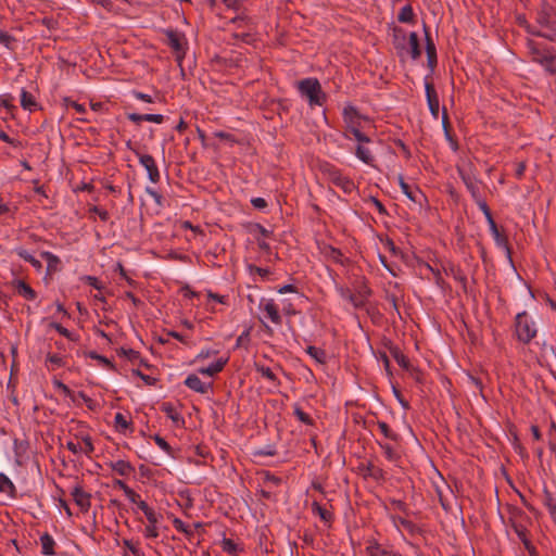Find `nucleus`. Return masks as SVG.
<instances>
[{
	"mask_svg": "<svg viewBox=\"0 0 556 556\" xmlns=\"http://www.w3.org/2000/svg\"><path fill=\"white\" fill-rule=\"evenodd\" d=\"M299 91L306 97L311 106H321L327 101V94L323 91L317 78H305L299 83Z\"/></svg>",
	"mask_w": 556,
	"mask_h": 556,
	"instance_id": "obj_1",
	"label": "nucleus"
},
{
	"mask_svg": "<svg viewBox=\"0 0 556 556\" xmlns=\"http://www.w3.org/2000/svg\"><path fill=\"white\" fill-rule=\"evenodd\" d=\"M515 331L518 341L528 344L536 337V328L533 321L528 320L526 311L520 312L515 317Z\"/></svg>",
	"mask_w": 556,
	"mask_h": 556,
	"instance_id": "obj_2",
	"label": "nucleus"
},
{
	"mask_svg": "<svg viewBox=\"0 0 556 556\" xmlns=\"http://www.w3.org/2000/svg\"><path fill=\"white\" fill-rule=\"evenodd\" d=\"M163 34H165L167 37V45L174 51L177 61L180 62L187 53V41L185 34L172 28L163 29Z\"/></svg>",
	"mask_w": 556,
	"mask_h": 556,
	"instance_id": "obj_3",
	"label": "nucleus"
},
{
	"mask_svg": "<svg viewBox=\"0 0 556 556\" xmlns=\"http://www.w3.org/2000/svg\"><path fill=\"white\" fill-rule=\"evenodd\" d=\"M422 29L426 40L427 65L430 70V75H432L438 64L437 48L434 41L431 38L429 26L426 22L422 23Z\"/></svg>",
	"mask_w": 556,
	"mask_h": 556,
	"instance_id": "obj_4",
	"label": "nucleus"
},
{
	"mask_svg": "<svg viewBox=\"0 0 556 556\" xmlns=\"http://www.w3.org/2000/svg\"><path fill=\"white\" fill-rule=\"evenodd\" d=\"M536 23L543 27L554 26L556 23V11L547 0H543L540 4L536 14Z\"/></svg>",
	"mask_w": 556,
	"mask_h": 556,
	"instance_id": "obj_5",
	"label": "nucleus"
},
{
	"mask_svg": "<svg viewBox=\"0 0 556 556\" xmlns=\"http://www.w3.org/2000/svg\"><path fill=\"white\" fill-rule=\"evenodd\" d=\"M328 175L330 181L334 186L341 188L345 193H351L356 188L352 179H350L346 176H343L339 169H336L332 166L328 169Z\"/></svg>",
	"mask_w": 556,
	"mask_h": 556,
	"instance_id": "obj_6",
	"label": "nucleus"
},
{
	"mask_svg": "<svg viewBox=\"0 0 556 556\" xmlns=\"http://www.w3.org/2000/svg\"><path fill=\"white\" fill-rule=\"evenodd\" d=\"M138 159L140 164L146 168L150 181L157 184L161 179V175L154 157L150 154H140Z\"/></svg>",
	"mask_w": 556,
	"mask_h": 556,
	"instance_id": "obj_7",
	"label": "nucleus"
},
{
	"mask_svg": "<svg viewBox=\"0 0 556 556\" xmlns=\"http://www.w3.org/2000/svg\"><path fill=\"white\" fill-rule=\"evenodd\" d=\"M425 89L430 113L434 118H438L440 111L439 97L434 88V85L428 80V77H426L425 80Z\"/></svg>",
	"mask_w": 556,
	"mask_h": 556,
	"instance_id": "obj_8",
	"label": "nucleus"
},
{
	"mask_svg": "<svg viewBox=\"0 0 556 556\" xmlns=\"http://www.w3.org/2000/svg\"><path fill=\"white\" fill-rule=\"evenodd\" d=\"M510 525H511V528L514 529V531L516 532L517 536L522 542L525 548L528 551L529 555L536 556L538 555L536 548L532 544L530 539L528 538V534H529L528 529L525 526L515 522L513 519H510Z\"/></svg>",
	"mask_w": 556,
	"mask_h": 556,
	"instance_id": "obj_9",
	"label": "nucleus"
},
{
	"mask_svg": "<svg viewBox=\"0 0 556 556\" xmlns=\"http://www.w3.org/2000/svg\"><path fill=\"white\" fill-rule=\"evenodd\" d=\"M71 495L75 502V504L80 508L83 513H87L91 506V494L87 493L83 490V488L77 484L73 488Z\"/></svg>",
	"mask_w": 556,
	"mask_h": 556,
	"instance_id": "obj_10",
	"label": "nucleus"
},
{
	"mask_svg": "<svg viewBox=\"0 0 556 556\" xmlns=\"http://www.w3.org/2000/svg\"><path fill=\"white\" fill-rule=\"evenodd\" d=\"M185 386L201 394H205L208 392V390H212V383H203L195 374H190L186 378Z\"/></svg>",
	"mask_w": 556,
	"mask_h": 556,
	"instance_id": "obj_11",
	"label": "nucleus"
},
{
	"mask_svg": "<svg viewBox=\"0 0 556 556\" xmlns=\"http://www.w3.org/2000/svg\"><path fill=\"white\" fill-rule=\"evenodd\" d=\"M389 353L391 356L395 359V362L399 364L400 367H402L405 370L410 369V362L407 358L406 355L401 351V349L397 345H394L392 342H389L387 345Z\"/></svg>",
	"mask_w": 556,
	"mask_h": 556,
	"instance_id": "obj_12",
	"label": "nucleus"
},
{
	"mask_svg": "<svg viewBox=\"0 0 556 556\" xmlns=\"http://www.w3.org/2000/svg\"><path fill=\"white\" fill-rule=\"evenodd\" d=\"M147 520L149 521V525L144 529V536L146 538H157L159 531H157V522L160 519L163 518L161 514H157L156 511H153L146 516Z\"/></svg>",
	"mask_w": 556,
	"mask_h": 556,
	"instance_id": "obj_13",
	"label": "nucleus"
},
{
	"mask_svg": "<svg viewBox=\"0 0 556 556\" xmlns=\"http://www.w3.org/2000/svg\"><path fill=\"white\" fill-rule=\"evenodd\" d=\"M459 176L464 181L466 188L475 200L480 198V190L473 176L465 173L462 168H458Z\"/></svg>",
	"mask_w": 556,
	"mask_h": 556,
	"instance_id": "obj_14",
	"label": "nucleus"
},
{
	"mask_svg": "<svg viewBox=\"0 0 556 556\" xmlns=\"http://www.w3.org/2000/svg\"><path fill=\"white\" fill-rule=\"evenodd\" d=\"M400 187L403 191V193L413 202L421 204L422 200L426 199L424 193L420 191L419 188H416L415 191L410 189V186L405 182L403 177H400Z\"/></svg>",
	"mask_w": 556,
	"mask_h": 556,
	"instance_id": "obj_15",
	"label": "nucleus"
},
{
	"mask_svg": "<svg viewBox=\"0 0 556 556\" xmlns=\"http://www.w3.org/2000/svg\"><path fill=\"white\" fill-rule=\"evenodd\" d=\"M490 231H491L496 244L498 247L505 249L508 258L511 261V249H510L507 236L498 230V227L496 224H493V228Z\"/></svg>",
	"mask_w": 556,
	"mask_h": 556,
	"instance_id": "obj_16",
	"label": "nucleus"
},
{
	"mask_svg": "<svg viewBox=\"0 0 556 556\" xmlns=\"http://www.w3.org/2000/svg\"><path fill=\"white\" fill-rule=\"evenodd\" d=\"M13 286L16 288L20 295L28 301H34L37 298V292L24 280H14Z\"/></svg>",
	"mask_w": 556,
	"mask_h": 556,
	"instance_id": "obj_17",
	"label": "nucleus"
},
{
	"mask_svg": "<svg viewBox=\"0 0 556 556\" xmlns=\"http://www.w3.org/2000/svg\"><path fill=\"white\" fill-rule=\"evenodd\" d=\"M543 504L548 509L551 518L553 519L554 523L556 525V497L548 490L547 486L543 488Z\"/></svg>",
	"mask_w": 556,
	"mask_h": 556,
	"instance_id": "obj_18",
	"label": "nucleus"
},
{
	"mask_svg": "<svg viewBox=\"0 0 556 556\" xmlns=\"http://www.w3.org/2000/svg\"><path fill=\"white\" fill-rule=\"evenodd\" d=\"M228 361H229L228 357L219 358L216 362L210 364L207 367L200 368L199 372L202 375L213 377L224 369V367L227 365Z\"/></svg>",
	"mask_w": 556,
	"mask_h": 556,
	"instance_id": "obj_19",
	"label": "nucleus"
},
{
	"mask_svg": "<svg viewBox=\"0 0 556 556\" xmlns=\"http://www.w3.org/2000/svg\"><path fill=\"white\" fill-rule=\"evenodd\" d=\"M109 466L112 470L124 477H127L135 471V467L129 462L123 459L111 462Z\"/></svg>",
	"mask_w": 556,
	"mask_h": 556,
	"instance_id": "obj_20",
	"label": "nucleus"
},
{
	"mask_svg": "<svg viewBox=\"0 0 556 556\" xmlns=\"http://www.w3.org/2000/svg\"><path fill=\"white\" fill-rule=\"evenodd\" d=\"M21 106L24 110H28L30 112L39 109V103L35 100L34 96L26 91L25 89H22L21 92Z\"/></svg>",
	"mask_w": 556,
	"mask_h": 556,
	"instance_id": "obj_21",
	"label": "nucleus"
},
{
	"mask_svg": "<svg viewBox=\"0 0 556 556\" xmlns=\"http://www.w3.org/2000/svg\"><path fill=\"white\" fill-rule=\"evenodd\" d=\"M40 544H41V553L43 555L51 556V555L55 554V551H54L55 542L49 533L45 532L40 536Z\"/></svg>",
	"mask_w": 556,
	"mask_h": 556,
	"instance_id": "obj_22",
	"label": "nucleus"
},
{
	"mask_svg": "<svg viewBox=\"0 0 556 556\" xmlns=\"http://www.w3.org/2000/svg\"><path fill=\"white\" fill-rule=\"evenodd\" d=\"M264 311L267 314V317L275 324L280 325L282 323V317L279 314L277 305L274 303L273 300H269L264 305Z\"/></svg>",
	"mask_w": 556,
	"mask_h": 556,
	"instance_id": "obj_23",
	"label": "nucleus"
},
{
	"mask_svg": "<svg viewBox=\"0 0 556 556\" xmlns=\"http://www.w3.org/2000/svg\"><path fill=\"white\" fill-rule=\"evenodd\" d=\"M365 470L364 477H371L376 481L384 480V471L382 468L376 467L371 462H369L366 466L362 467Z\"/></svg>",
	"mask_w": 556,
	"mask_h": 556,
	"instance_id": "obj_24",
	"label": "nucleus"
},
{
	"mask_svg": "<svg viewBox=\"0 0 556 556\" xmlns=\"http://www.w3.org/2000/svg\"><path fill=\"white\" fill-rule=\"evenodd\" d=\"M446 275H451L455 280L462 283L463 290L467 292V277L464 271L454 265L444 268Z\"/></svg>",
	"mask_w": 556,
	"mask_h": 556,
	"instance_id": "obj_25",
	"label": "nucleus"
},
{
	"mask_svg": "<svg viewBox=\"0 0 556 556\" xmlns=\"http://www.w3.org/2000/svg\"><path fill=\"white\" fill-rule=\"evenodd\" d=\"M312 511L317 514L325 523L330 525L333 520V514L323 507L317 501L312 503Z\"/></svg>",
	"mask_w": 556,
	"mask_h": 556,
	"instance_id": "obj_26",
	"label": "nucleus"
},
{
	"mask_svg": "<svg viewBox=\"0 0 556 556\" xmlns=\"http://www.w3.org/2000/svg\"><path fill=\"white\" fill-rule=\"evenodd\" d=\"M393 45L396 50H404L405 49V41H406V33L403 28L399 26L393 27Z\"/></svg>",
	"mask_w": 556,
	"mask_h": 556,
	"instance_id": "obj_27",
	"label": "nucleus"
},
{
	"mask_svg": "<svg viewBox=\"0 0 556 556\" xmlns=\"http://www.w3.org/2000/svg\"><path fill=\"white\" fill-rule=\"evenodd\" d=\"M0 492L7 493L12 498L16 497V488L13 482L2 472H0Z\"/></svg>",
	"mask_w": 556,
	"mask_h": 556,
	"instance_id": "obj_28",
	"label": "nucleus"
},
{
	"mask_svg": "<svg viewBox=\"0 0 556 556\" xmlns=\"http://www.w3.org/2000/svg\"><path fill=\"white\" fill-rule=\"evenodd\" d=\"M409 40V53L413 60H417L421 55V48L419 43V37L417 33L412 31L408 37Z\"/></svg>",
	"mask_w": 556,
	"mask_h": 556,
	"instance_id": "obj_29",
	"label": "nucleus"
},
{
	"mask_svg": "<svg viewBox=\"0 0 556 556\" xmlns=\"http://www.w3.org/2000/svg\"><path fill=\"white\" fill-rule=\"evenodd\" d=\"M534 61L543 65L548 73L556 74V56L554 54L548 53L542 58H534Z\"/></svg>",
	"mask_w": 556,
	"mask_h": 556,
	"instance_id": "obj_30",
	"label": "nucleus"
},
{
	"mask_svg": "<svg viewBox=\"0 0 556 556\" xmlns=\"http://www.w3.org/2000/svg\"><path fill=\"white\" fill-rule=\"evenodd\" d=\"M40 256L48 263V273L56 271L59 269L60 258L56 255L49 251H43L41 252Z\"/></svg>",
	"mask_w": 556,
	"mask_h": 556,
	"instance_id": "obj_31",
	"label": "nucleus"
},
{
	"mask_svg": "<svg viewBox=\"0 0 556 556\" xmlns=\"http://www.w3.org/2000/svg\"><path fill=\"white\" fill-rule=\"evenodd\" d=\"M306 353L312 356L317 363L324 365L327 363V354H326V351L320 349V348H316L314 345H308L306 348Z\"/></svg>",
	"mask_w": 556,
	"mask_h": 556,
	"instance_id": "obj_32",
	"label": "nucleus"
},
{
	"mask_svg": "<svg viewBox=\"0 0 556 556\" xmlns=\"http://www.w3.org/2000/svg\"><path fill=\"white\" fill-rule=\"evenodd\" d=\"M327 252V256L330 257L333 262L340 264V265H348L350 263V260L344 257L343 253L340 249L329 245Z\"/></svg>",
	"mask_w": 556,
	"mask_h": 556,
	"instance_id": "obj_33",
	"label": "nucleus"
},
{
	"mask_svg": "<svg viewBox=\"0 0 556 556\" xmlns=\"http://www.w3.org/2000/svg\"><path fill=\"white\" fill-rule=\"evenodd\" d=\"M15 252L21 258L30 263L31 266L34 268H36L37 270H40L42 268L41 262L38 261L37 258H35L27 250H25L23 248H17V249H15Z\"/></svg>",
	"mask_w": 556,
	"mask_h": 556,
	"instance_id": "obj_34",
	"label": "nucleus"
},
{
	"mask_svg": "<svg viewBox=\"0 0 556 556\" xmlns=\"http://www.w3.org/2000/svg\"><path fill=\"white\" fill-rule=\"evenodd\" d=\"M84 355L86 357L100 362L103 366L108 367L111 370H116V366L114 363H112L108 357L98 354L96 351L84 352Z\"/></svg>",
	"mask_w": 556,
	"mask_h": 556,
	"instance_id": "obj_35",
	"label": "nucleus"
},
{
	"mask_svg": "<svg viewBox=\"0 0 556 556\" xmlns=\"http://www.w3.org/2000/svg\"><path fill=\"white\" fill-rule=\"evenodd\" d=\"M414 20H415V14H414L412 5L410 4L404 5L397 15V21L400 23H414Z\"/></svg>",
	"mask_w": 556,
	"mask_h": 556,
	"instance_id": "obj_36",
	"label": "nucleus"
},
{
	"mask_svg": "<svg viewBox=\"0 0 556 556\" xmlns=\"http://www.w3.org/2000/svg\"><path fill=\"white\" fill-rule=\"evenodd\" d=\"M342 296L348 299L355 308H362L366 304V301L358 293H352L350 290L343 291Z\"/></svg>",
	"mask_w": 556,
	"mask_h": 556,
	"instance_id": "obj_37",
	"label": "nucleus"
},
{
	"mask_svg": "<svg viewBox=\"0 0 556 556\" xmlns=\"http://www.w3.org/2000/svg\"><path fill=\"white\" fill-rule=\"evenodd\" d=\"M115 428L119 432H125L127 429L132 430L131 420H127L126 417L122 413H117L114 418Z\"/></svg>",
	"mask_w": 556,
	"mask_h": 556,
	"instance_id": "obj_38",
	"label": "nucleus"
},
{
	"mask_svg": "<svg viewBox=\"0 0 556 556\" xmlns=\"http://www.w3.org/2000/svg\"><path fill=\"white\" fill-rule=\"evenodd\" d=\"M355 154L365 164L372 165L374 156L371 155L370 151L363 144H358L356 147Z\"/></svg>",
	"mask_w": 556,
	"mask_h": 556,
	"instance_id": "obj_39",
	"label": "nucleus"
},
{
	"mask_svg": "<svg viewBox=\"0 0 556 556\" xmlns=\"http://www.w3.org/2000/svg\"><path fill=\"white\" fill-rule=\"evenodd\" d=\"M255 368H256V371L262 375V377L268 379L269 381H271L275 384H279V380H278L277 376L274 374V371L269 367L256 364Z\"/></svg>",
	"mask_w": 556,
	"mask_h": 556,
	"instance_id": "obj_40",
	"label": "nucleus"
},
{
	"mask_svg": "<svg viewBox=\"0 0 556 556\" xmlns=\"http://www.w3.org/2000/svg\"><path fill=\"white\" fill-rule=\"evenodd\" d=\"M381 433L384 435V438L389 439V440H392V441H400V434H397L396 432H394L393 430H391V428L389 427V425L384 421H378L377 422Z\"/></svg>",
	"mask_w": 556,
	"mask_h": 556,
	"instance_id": "obj_41",
	"label": "nucleus"
},
{
	"mask_svg": "<svg viewBox=\"0 0 556 556\" xmlns=\"http://www.w3.org/2000/svg\"><path fill=\"white\" fill-rule=\"evenodd\" d=\"M366 552L369 556H386L388 554V549L381 548L376 540L369 541Z\"/></svg>",
	"mask_w": 556,
	"mask_h": 556,
	"instance_id": "obj_42",
	"label": "nucleus"
},
{
	"mask_svg": "<svg viewBox=\"0 0 556 556\" xmlns=\"http://www.w3.org/2000/svg\"><path fill=\"white\" fill-rule=\"evenodd\" d=\"M161 410L166 414V416L172 419L174 422L184 421L181 416L175 410L174 406L170 403H163L161 405Z\"/></svg>",
	"mask_w": 556,
	"mask_h": 556,
	"instance_id": "obj_43",
	"label": "nucleus"
},
{
	"mask_svg": "<svg viewBox=\"0 0 556 556\" xmlns=\"http://www.w3.org/2000/svg\"><path fill=\"white\" fill-rule=\"evenodd\" d=\"M50 327L55 329L61 336L67 338L71 341H77L78 337L74 336L67 328L63 327L61 324L52 321L50 323Z\"/></svg>",
	"mask_w": 556,
	"mask_h": 556,
	"instance_id": "obj_44",
	"label": "nucleus"
},
{
	"mask_svg": "<svg viewBox=\"0 0 556 556\" xmlns=\"http://www.w3.org/2000/svg\"><path fill=\"white\" fill-rule=\"evenodd\" d=\"M152 438L160 448H162L169 456L174 457L173 447L168 444V442L164 438H162L160 434H154Z\"/></svg>",
	"mask_w": 556,
	"mask_h": 556,
	"instance_id": "obj_45",
	"label": "nucleus"
},
{
	"mask_svg": "<svg viewBox=\"0 0 556 556\" xmlns=\"http://www.w3.org/2000/svg\"><path fill=\"white\" fill-rule=\"evenodd\" d=\"M361 118H363V116L359 114V112L357 111V109L355 106L349 105V106L344 108V110H343L344 122H348V119L357 121Z\"/></svg>",
	"mask_w": 556,
	"mask_h": 556,
	"instance_id": "obj_46",
	"label": "nucleus"
},
{
	"mask_svg": "<svg viewBox=\"0 0 556 556\" xmlns=\"http://www.w3.org/2000/svg\"><path fill=\"white\" fill-rule=\"evenodd\" d=\"M223 551L229 555H235L240 551L238 545L231 540L224 538L222 542Z\"/></svg>",
	"mask_w": 556,
	"mask_h": 556,
	"instance_id": "obj_47",
	"label": "nucleus"
},
{
	"mask_svg": "<svg viewBox=\"0 0 556 556\" xmlns=\"http://www.w3.org/2000/svg\"><path fill=\"white\" fill-rule=\"evenodd\" d=\"M117 354L119 356L127 357L130 362H136L137 359L140 358V353L138 351L132 350V349L119 348L117 350Z\"/></svg>",
	"mask_w": 556,
	"mask_h": 556,
	"instance_id": "obj_48",
	"label": "nucleus"
},
{
	"mask_svg": "<svg viewBox=\"0 0 556 556\" xmlns=\"http://www.w3.org/2000/svg\"><path fill=\"white\" fill-rule=\"evenodd\" d=\"M294 415L305 425L312 426L314 424L313 418L298 405L294 407Z\"/></svg>",
	"mask_w": 556,
	"mask_h": 556,
	"instance_id": "obj_49",
	"label": "nucleus"
},
{
	"mask_svg": "<svg viewBox=\"0 0 556 556\" xmlns=\"http://www.w3.org/2000/svg\"><path fill=\"white\" fill-rule=\"evenodd\" d=\"M379 446L383 450L387 459L396 460L399 459V454L393 450V447L388 443H378Z\"/></svg>",
	"mask_w": 556,
	"mask_h": 556,
	"instance_id": "obj_50",
	"label": "nucleus"
},
{
	"mask_svg": "<svg viewBox=\"0 0 556 556\" xmlns=\"http://www.w3.org/2000/svg\"><path fill=\"white\" fill-rule=\"evenodd\" d=\"M513 446H514V450L518 453V455L521 456V458L528 457V452H527L526 447L521 444V442L516 433L514 434Z\"/></svg>",
	"mask_w": 556,
	"mask_h": 556,
	"instance_id": "obj_51",
	"label": "nucleus"
},
{
	"mask_svg": "<svg viewBox=\"0 0 556 556\" xmlns=\"http://www.w3.org/2000/svg\"><path fill=\"white\" fill-rule=\"evenodd\" d=\"M346 124V132L345 137L350 138L348 132L352 134L355 137V131L361 130V119L354 121V119H348V122H344Z\"/></svg>",
	"mask_w": 556,
	"mask_h": 556,
	"instance_id": "obj_52",
	"label": "nucleus"
},
{
	"mask_svg": "<svg viewBox=\"0 0 556 556\" xmlns=\"http://www.w3.org/2000/svg\"><path fill=\"white\" fill-rule=\"evenodd\" d=\"M419 265H422V266H425L428 270H430V271H431V275H433V276H434L435 283H437L438 286H442V283L444 282V280H443V278H442L441 273H440V270H439V269H434L431 265H429L428 263L422 262V261H420V262H419Z\"/></svg>",
	"mask_w": 556,
	"mask_h": 556,
	"instance_id": "obj_53",
	"label": "nucleus"
},
{
	"mask_svg": "<svg viewBox=\"0 0 556 556\" xmlns=\"http://www.w3.org/2000/svg\"><path fill=\"white\" fill-rule=\"evenodd\" d=\"M132 375L139 377L147 386H155L157 379L149 375H144L139 369H132Z\"/></svg>",
	"mask_w": 556,
	"mask_h": 556,
	"instance_id": "obj_54",
	"label": "nucleus"
},
{
	"mask_svg": "<svg viewBox=\"0 0 556 556\" xmlns=\"http://www.w3.org/2000/svg\"><path fill=\"white\" fill-rule=\"evenodd\" d=\"M53 384L75 402L74 392L65 383H63L61 380L54 379Z\"/></svg>",
	"mask_w": 556,
	"mask_h": 556,
	"instance_id": "obj_55",
	"label": "nucleus"
},
{
	"mask_svg": "<svg viewBox=\"0 0 556 556\" xmlns=\"http://www.w3.org/2000/svg\"><path fill=\"white\" fill-rule=\"evenodd\" d=\"M547 31H541L540 37L545 38L547 40L554 41L556 40V23L554 26H545Z\"/></svg>",
	"mask_w": 556,
	"mask_h": 556,
	"instance_id": "obj_56",
	"label": "nucleus"
},
{
	"mask_svg": "<svg viewBox=\"0 0 556 556\" xmlns=\"http://www.w3.org/2000/svg\"><path fill=\"white\" fill-rule=\"evenodd\" d=\"M47 362L51 363L52 365L56 366V367H62L64 366V361L63 358L58 355V354H52V353H48L47 354V358H46Z\"/></svg>",
	"mask_w": 556,
	"mask_h": 556,
	"instance_id": "obj_57",
	"label": "nucleus"
},
{
	"mask_svg": "<svg viewBox=\"0 0 556 556\" xmlns=\"http://www.w3.org/2000/svg\"><path fill=\"white\" fill-rule=\"evenodd\" d=\"M64 102H65L66 106H72L77 113L83 114L86 112V108L84 104L73 101L70 98H65Z\"/></svg>",
	"mask_w": 556,
	"mask_h": 556,
	"instance_id": "obj_58",
	"label": "nucleus"
},
{
	"mask_svg": "<svg viewBox=\"0 0 556 556\" xmlns=\"http://www.w3.org/2000/svg\"><path fill=\"white\" fill-rule=\"evenodd\" d=\"M368 201H370L375 205V207L378 210L379 214L388 215V211H387L386 206L376 197L370 195L368 198Z\"/></svg>",
	"mask_w": 556,
	"mask_h": 556,
	"instance_id": "obj_59",
	"label": "nucleus"
},
{
	"mask_svg": "<svg viewBox=\"0 0 556 556\" xmlns=\"http://www.w3.org/2000/svg\"><path fill=\"white\" fill-rule=\"evenodd\" d=\"M382 242L393 255L396 256L402 253V251L395 245L394 241L391 238L387 237L386 240Z\"/></svg>",
	"mask_w": 556,
	"mask_h": 556,
	"instance_id": "obj_60",
	"label": "nucleus"
},
{
	"mask_svg": "<svg viewBox=\"0 0 556 556\" xmlns=\"http://www.w3.org/2000/svg\"><path fill=\"white\" fill-rule=\"evenodd\" d=\"M143 118L146 122H152V123H156V124H162L164 122V115H162V114L147 113V114H143Z\"/></svg>",
	"mask_w": 556,
	"mask_h": 556,
	"instance_id": "obj_61",
	"label": "nucleus"
},
{
	"mask_svg": "<svg viewBox=\"0 0 556 556\" xmlns=\"http://www.w3.org/2000/svg\"><path fill=\"white\" fill-rule=\"evenodd\" d=\"M12 101H13V97L11 94H4L1 97V100H0L1 105L10 111L16 109V106L12 104Z\"/></svg>",
	"mask_w": 556,
	"mask_h": 556,
	"instance_id": "obj_62",
	"label": "nucleus"
},
{
	"mask_svg": "<svg viewBox=\"0 0 556 556\" xmlns=\"http://www.w3.org/2000/svg\"><path fill=\"white\" fill-rule=\"evenodd\" d=\"M83 280H85L89 286L96 288L99 291L103 289V286L100 283L97 277L85 276L83 277Z\"/></svg>",
	"mask_w": 556,
	"mask_h": 556,
	"instance_id": "obj_63",
	"label": "nucleus"
},
{
	"mask_svg": "<svg viewBox=\"0 0 556 556\" xmlns=\"http://www.w3.org/2000/svg\"><path fill=\"white\" fill-rule=\"evenodd\" d=\"M408 371L417 383H424V374L419 368L410 366Z\"/></svg>",
	"mask_w": 556,
	"mask_h": 556,
	"instance_id": "obj_64",
	"label": "nucleus"
}]
</instances>
